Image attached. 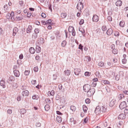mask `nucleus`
Wrapping results in <instances>:
<instances>
[{
  "instance_id": "1",
  "label": "nucleus",
  "mask_w": 128,
  "mask_h": 128,
  "mask_svg": "<svg viewBox=\"0 0 128 128\" xmlns=\"http://www.w3.org/2000/svg\"><path fill=\"white\" fill-rule=\"evenodd\" d=\"M95 90L94 88H91L90 90L87 92V96L88 97L92 96L95 92Z\"/></svg>"
},
{
  "instance_id": "2",
  "label": "nucleus",
  "mask_w": 128,
  "mask_h": 128,
  "mask_svg": "<svg viewBox=\"0 0 128 128\" xmlns=\"http://www.w3.org/2000/svg\"><path fill=\"white\" fill-rule=\"evenodd\" d=\"M91 89L90 85L88 84H86L83 86V90L85 92H87Z\"/></svg>"
},
{
  "instance_id": "3",
  "label": "nucleus",
  "mask_w": 128,
  "mask_h": 128,
  "mask_svg": "<svg viewBox=\"0 0 128 128\" xmlns=\"http://www.w3.org/2000/svg\"><path fill=\"white\" fill-rule=\"evenodd\" d=\"M68 31L70 32H72V36H74L76 35V32L72 26H69L68 29Z\"/></svg>"
},
{
  "instance_id": "4",
  "label": "nucleus",
  "mask_w": 128,
  "mask_h": 128,
  "mask_svg": "<svg viewBox=\"0 0 128 128\" xmlns=\"http://www.w3.org/2000/svg\"><path fill=\"white\" fill-rule=\"evenodd\" d=\"M126 103L125 101H123L121 102L120 105L119 107L121 109H124L126 107Z\"/></svg>"
},
{
  "instance_id": "5",
  "label": "nucleus",
  "mask_w": 128,
  "mask_h": 128,
  "mask_svg": "<svg viewBox=\"0 0 128 128\" xmlns=\"http://www.w3.org/2000/svg\"><path fill=\"white\" fill-rule=\"evenodd\" d=\"M77 8L80 11L83 8V5L81 2L79 3L78 4L77 6Z\"/></svg>"
},
{
  "instance_id": "6",
  "label": "nucleus",
  "mask_w": 128,
  "mask_h": 128,
  "mask_svg": "<svg viewBox=\"0 0 128 128\" xmlns=\"http://www.w3.org/2000/svg\"><path fill=\"white\" fill-rule=\"evenodd\" d=\"M100 107L99 106L96 107L95 110V112L96 114H98L101 113Z\"/></svg>"
},
{
  "instance_id": "7",
  "label": "nucleus",
  "mask_w": 128,
  "mask_h": 128,
  "mask_svg": "<svg viewBox=\"0 0 128 128\" xmlns=\"http://www.w3.org/2000/svg\"><path fill=\"white\" fill-rule=\"evenodd\" d=\"M99 18L97 15H94L92 18V20L93 22H96L99 20Z\"/></svg>"
},
{
  "instance_id": "8",
  "label": "nucleus",
  "mask_w": 128,
  "mask_h": 128,
  "mask_svg": "<svg viewBox=\"0 0 128 128\" xmlns=\"http://www.w3.org/2000/svg\"><path fill=\"white\" fill-rule=\"evenodd\" d=\"M126 115L123 113L120 114L118 116V118L124 120L125 118Z\"/></svg>"
},
{
  "instance_id": "9",
  "label": "nucleus",
  "mask_w": 128,
  "mask_h": 128,
  "mask_svg": "<svg viewBox=\"0 0 128 128\" xmlns=\"http://www.w3.org/2000/svg\"><path fill=\"white\" fill-rule=\"evenodd\" d=\"M81 71L80 68H76L74 69V72L75 74L76 75H78L80 74Z\"/></svg>"
},
{
  "instance_id": "10",
  "label": "nucleus",
  "mask_w": 128,
  "mask_h": 128,
  "mask_svg": "<svg viewBox=\"0 0 128 128\" xmlns=\"http://www.w3.org/2000/svg\"><path fill=\"white\" fill-rule=\"evenodd\" d=\"M29 94V92L27 90L23 91L22 93V94L24 96H28Z\"/></svg>"
},
{
  "instance_id": "11",
  "label": "nucleus",
  "mask_w": 128,
  "mask_h": 128,
  "mask_svg": "<svg viewBox=\"0 0 128 128\" xmlns=\"http://www.w3.org/2000/svg\"><path fill=\"white\" fill-rule=\"evenodd\" d=\"M0 85L3 88H6L5 82L4 80H2L0 81Z\"/></svg>"
},
{
  "instance_id": "12",
  "label": "nucleus",
  "mask_w": 128,
  "mask_h": 128,
  "mask_svg": "<svg viewBox=\"0 0 128 128\" xmlns=\"http://www.w3.org/2000/svg\"><path fill=\"white\" fill-rule=\"evenodd\" d=\"M113 30L111 28H109L107 31L106 34L107 35L109 36L111 35L113 33Z\"/></svg>"
},
{
  "instance_id": "13",
  "label": "nucleus",
  "mask_w": 128,
  "mask_h": 128,
  "mask_svg": "<svg viewBox=\"0 0 128 128\" xmlns=\"http://www.w3.org/2000/svg\"><path fill=\"white\" fill-rule=\"evenodd\" d=\"M14 73L15 76L17 77H18L20 75V72L19 71L16 70H14Z\"/></svg>"
},
{
  "instance_id": "14",
  "label": "nucleus",
  "mask_w": 128,
  "mask_h": 128,
  "mask_svg": "<svg viewBox=\"0 0 128 128\" xmlns=\"http://www.w3.org/2000/svg\"><path fill=\"white\" fill-rule=\"evenodd\" d=\"M116 100L115 99H113L110 102L109 105L110 107H112L115 104Z\"/></svg>"
},
{
  "instance_id": "15",
  "label": "nucleus",
  "mask_w": 128,
  "mask_h": 128,
  "mask_svg": "<svg viewBox=\"0 0 128 128\" xmlns=\"http://www.w3.org/2000/svg\"><path fill=\"white\" fill-rule=\"evenodd\" d=\"M18 29L16 27H15L13 30V35L15 36L16 33L18 31Z\"/></svg>"
},
{
  "instance_id": "16",
  "label": "nucleus",
  "mask_w": 128,
  "mask_h": 128,
  "mask_svg": "<svg viewBox=\"0 0 128 128\" xmlns=\"http://www.w3.org/2000/svg\"><path fill=\"white\" fill-rule=\"evenodd\" d=\"M32 29V28L31 26H29L27 29L26 32L27 33H30Z\"/></svg>"
},
{
  "instance_id": "17",
  "label": "nucleus",
  "mask_w": 128,
  "mask_h": 128,
  "mask_svg": "<svg viewBox=\"0 0 128 128\" xmlns=\"http://www.w3.org/2000/svg\"><path fill=\"white\" fill-rule=\"evenodd\" d=\"M122 2L120 0H118L116 3V4L117 6H120L122 4Z\"/></svg>"
},
{
  "instance_id": "18",
  "label": "nucleus",
  "mask_w": 128,
  "mask_h": 128,
  "mask_svg": "<svg viewBox=\"0 0 128 128\" xmlns=\"http://www.w3.org/2000/svg\"><path fill=\"white\" fill-rule=\"evenodd\" d=\"M101 111L102 112H105L106 111V108H105V106H102L100 107Z\"/></svg>"
},
{
  "instance_id": "19",
  "label": "nucleus",
  "mask_w": 128,
  "mask_h": 128,
  "mask_svg": "<svg viewBox=\"0 0 128 128\" xmlns=\"http://www.w3.org/2000/svg\"><path fill=\"white\" fill-rule=\"evenodd\" d=\"M36 52L37 53H40L41 51V48L40 47L38 46H36Z\"/></svg>"
},
{
  "instance_id": "20",
  "label": "nucleus",
  "mask_w": 128,
  "mask_h": 128,
  "mask_svg": "<svg viewBox=\"0 0 128 128\" xmlns=\"http://www.w3.org/2000/svg\"><path fill=\"white\" fill-rule=\"evenodd\" d=\"M83 110L84 112L85 113H86L87 112V110L88 109V108L85 105H84L82 106Z\"/></svg>"
},
{
  "instance_id": "21",
  "label": "nucleus",
  "mask_w": 128,
  "mask_h": 128,
  "mask_svg": "<svg viewBox=\"0 0 128 128\" xmlns=\"http://www.w3.org/2000/svg\"><path fill=\"white\" fill-rule=\"evenodd\" d=\"M65 74L66 75L69 76L70 74V71L69 70H66L64 71Z\"/></svg>"
},
{
  "instance_id": "22",
  "label": "nucleus",
  "mask_w": 128,
  "mask_h": 128,
  "mask_svg": "<svg viewBox=\"0 0 128 128\" xmlns=\"http://www.w3.org/2000/svg\"><path fill=\"white\" fill-rule=\"evenodd\" d=\"M30 52L32 54H34L35 52L34 49L32 47H31L29 49Z\"/></svg>"
},
{
  "instance_id": "23",
  "label": "nucleus",
  "mask_w": 128,
  "mask_h": 128,
  "mask_svg": "<svg viewBox=\"0 0 128 128\" xmlns=\"http://www.w3.org/2000/svg\"><path fill=\"white\" fill-rule=\"evenodd\" d=\"M44 108L45 110L48 111L50 108L49 105L48 104H46L44 106Z\"/></svg>"
},
{
  "instance_id": "24",
  "label": "nucleus",
  "mask_w": 128,
  "mask_h": 128,
  "mask_svg": "<svg viewBox=\"0 0 128 128\" xmlns=\"http://www.w3.org/2000/svg\"><path fill=\"white\" fill-rule=\"evenodd\" d=\"M56 120L58 122L60 123L62 121V119L61 117L57 116L56 118Z\"/></svg>"
},
{
  "instance_id": "25",
  "label": "nucleus",
  "mask_w": 128,
  "mask_h": 128,
  "mask_svg": "<svg viewBox=\"0 0 128 128\" xmlns=\"http://www.w3.org/2000/svg\"><path fill=\"white\" fill-rule=\"evenodd\" d=\"M70 109L72 111L74 112L76 110V108L74 106H72L70 107Z\"/></svg>"
},
{
  "instance_id": "26",
  "label": "nucleus",
  "mask_w": 128,
  "mask_h": 128,
  "mask_svg": "<svg viewBox=\"0 0 128 128\" xmlns=\"http://www.w3.org/2000/svg\"><path fill=\"white\" fill-rule=\"evenodd\" d=\"M66 16V14L64 13H62L61 14V16L63 18H65Z\"/></svg>"
},
{
  "instance_id": "27",
  "label": "nucleus",
  "mask_w": 128,
  "mask_h": 128,
  "mask_svg": "<svg viewBox=\"0 0 128 128\" xmlns=\"http://www.w3.org/2000/svg\"><path fill=\"white\" fill-rule=\"evenodd\" d=\"M38 36V34L36 33H34L32 35V38H33L36 39Z\"/></svg>"
},
{
  "instance_id": "28",
  "label": "nucleus",
  "mask_w": 128,
  "mask_h": 128,
  "mask_svg": "<svg viewBox=\"0 0 128 128\" xmlns=\"http://www.w3.org/2000/svg\"><path fill=\"white\" fill-rule=\"evenodd\" d=\"M124 96L123 94H120L118 96V98L120 100L124 97Z\"/></svg>"
},
{
  "instance_id": "29",
  "label": "nucleus",
  "mask_w": 128,
  "mask_h": 128,
  "mask_svg": "<svg viewBox=\"0 0 128 128\" xmlns=\"http://www.w3.org/2000/svg\"><path fill=\"white\" fill-rule=\"evenodd\" d=\"M66 40H64L61 43V46L62 47H64L66 45Z\"/></svg>"
},
{
  "instance_id": "30",
  "label": "nucleus",
  "mask_w": 128,
  "mask_h": 128,
  "mask_svg": "<svg viewBox=\"0 0 128 128\" xmlns=\"http://www.w3.org/2000/svg\"><path fill=\"white\" fill-rule=\"evenodd\" d=\"M125 108V109L124 110V112L125 114H126L128 113V106H127Z\"/></svg>"
},
{
  "instance_id": "31",
  "label": "nucleus",
  "mask_w": 128,
  "mask_h": 128,
  "mask_svg": "<svg viewBox=\"0 0 128 128\" xmlns=\"http://www.w3.org/2000/svg\"><path fill=\"white\" fill-rule=\"evenodd\" d=\"M112 52L114 54H116L118 52V50L117 49L114 48L113 49Z\"/></svg>"
},
{
  "instance_id": "32",
  "label": "nucleus",
  "mask_w": 128,
  "mask_h": 128,
  "mask_svg": "<svg viewBox=\"0 0 128 128\" xmlns=\"http://www.w3.org/2000/svg\"><path fill=\"white\" fill-rule=\"evenodd\" d=\"M22 15V14L20 16H17L16 17L17 19L18 20H22L23 19V16Z\"/></svg>"
},
{
  "instance_id": "33",
  "label": "nucleus",
  "mask_w": 128,
  "mask_h": 128,
  "mask_svg": "<svg viewBox=\"0 0 128 128\" xmlns=\"http://www.w3.org/2000/svg\"><path fill=\"white\" fill-rule=\"evenodd\" d=\"M124 23L123 21H121L120 23V26L123 27L124 26Z\"/></svg>"
},
{
  "instance_id": "34",
  "label": "nucleus",
  "mask_w": 128,
  "mask_h": 128,
  "mask_svg": "<svg viewBox=\"0 0 128 128\" xmlns=\"http://www.w3.org/2000/svg\"><path fill=\"white\" fill-rule=\"evenodd\" d=\"M102 83L104 84H110V82L107 80H103L102 81Z\"/></svg>"
},
{
  "instance_id": "35",
  "label": "nucleus",
  "mask_w": 128,
  "mask_h": 128,
  "mask_svg": "<svg viewBox=\"0 0 128 128\" xmlns=\"http://www.w3.org/2000/svg\"><path fill=\"white\" fill-rule=\"evenodd\" d=\"M38 97L37 95H34L32 96V98L33 99L38 100Z\"/></svg>"
},
{
  "instance_id": "36",
  "label": "nucleus",
  "mask_w": 128,
  "mask_h": 128,
  "mask_svg": "<svg viewBox=\"0 0 128 128\" xmlns=\"http://www.w3.org/2000/svg\"><path fill=\"white\" fill-rule=\"evenodd\" d=\"M104 65V63L102 62H99L98 65L99 66L102 67Z\"/></svg>"
},
{
  "instance_id": "37",
  "label": "nucleus",
  "mask_w": 128,
  "mask_h": 128,
  "mask_svg": "<svg viewBox=\"0 0 128 128\" xmlns=\"http://www.w3.org/2000/svg\"><path fill=\"white\" fill-rule=\"evenodd\" d=\"M120 76V74H117L116 75V80L118 81L119 80Z\"/></svg>"
},
{
  "instance_id": "38",
  "label": "nucleus",
  "mask_w": 128,
  "mask_h": 128,
  "mask_svg": "<svg viewBox=\"0 0 128 128\" xmlns=\"http://www.w3.org/2000/svg\"><path fill=\"white\" fill-rule=\"evenodd\" d=\"M85 102L86 104H89L90 102V100L89 98H87L86 99Z\"/></svg>"
},
{
  "instance_id": "39",
  "label": "nucleus",
  "mask_w": 128,
  "mask_h": 128,
  "mask_svg": "<svg viewBox=\"0 0 128 128\" xmlns=\"http://www.w3.org/2000/svg\"><path fill=\"white\" fill-rule=\"evenodd\" d=\"M52 20H49L46 21V25L47 24H51Z\"/></svg>"
},
{
  "instance_id": "40",
  "label": "nucleus",
  "mask_w": 128,
  "mask_h": 128,
  "mask_svg": "<svg viewBox=\"0 0 128 128\" xmlns=\"http://www.w3.org/2000/svg\"><path fill=\"white\" fill-rule=\"evenodd\" d=\"M102 29L103 31H106L107 29V28L106 26H103L102 27Z\"/></svg>"
},
{
  "instance_id": "41",
  "label": "nucleus",
  "mask_w": 128,
  "mask_h": 128,
  "mask_svg": "<svg viewBox=\"0 0 128 128\" xmlns=\"http://www.w3.org/2000/svg\"><path fill=\"white\" fill-rule=\"evenodd\" d=\"M32 13L30 12H28L27 15V17L29 18L31 16Z\"/></svg>"
},
{
  "instance_id": "42",
  "label": "nucleus",
  "mask_w": 128,
  "mask_h": 128,
  "mask_svg": "<svg viewBox=\"0 0 128 128\" xmlns=\"http://www.w3.org/2000/svg\"><path fill=\"white\" fill-rule=\"evenodd\" d=\"M96 75L97 77H101L100 74L98 72H96Z\"/></svg>"
},
{
  "instance_id": "43",
  "label": "nucleus",
  "mask_w": 128,
  "mask_h": 128,
  "mask_svg": "<svg viewBox=\"0 0 128 128\" xmlns=\"http://www.w3.org/2000/svg\"><path fill=\"white\" fill-rule=\"evenodd\" d=\"M96 82H93L92 84V86H93V87H95L96 86Z\"/></svg>"
},
{
  "instance_id": "44",
  "label": "nucleus",
  "mask_w": 128,
  "mask_h": 128,
  "mask_svg": "<svg viewBox=\"0 0 128 128\" xmlns=\"http://www.w3.org/2000/svg\"><path fill=\"white\" fill-rule=\"evenodd\" d=\"M30 73V71L26 70L24 72V74L26 76H28L29 75Z\"/></svg>"
},
{
  "instance_id": "45",
  "label": "nucleus",
  "mask_w": 128,
  "mask_h": 128,
  "mask_svg": "<svg viewBox=\"0 0 128 128\" xmlns=\"http://www.w3.org/2000/svg\"><path fill=\"white\" fill-rule=\"evenodd\" d=\"M41 16L42 17L44 18L46 17V15L45 13L42 12V13Z\"/></svg>"
},
{
  "instance_id": "46",
  "label": "nucleus",
  "mask_w": 128,
  "mask_h": 128,
  "mask_svg": "<svg viewBox=\"0 0 128 128\" xmlns=\"http://www.w3.org/2000/svg\"><path fill=\"white\" fill-rule=\"evenodd\" d=\"M4 9L5 11L7 10H8V5L7 4H6L5 5L4 7Z\"/></svg>"
},
{
  "instance_id": "47",
  "label": "nucleus",
  "mask_w": 128,
  "mask_h": 128,
  "mask_svg": "<svg viewBox=\"0 0 128 128\" xmlns=\"http://www.w3.org/2000/svg\"><path fill=\"white\" fill-rule=\"evenodd\" d=\"M118 61L117 60L116 58H114L113 59V62L114 63V65L116 64V63Z\"/></svg>"
},
{
  "instance_id": "48",
  "label": "nucleus",
  "mask_w": 128,
  "mask_h": 128,
  "mask_svg": "<svg viewBox=\"0 0 128 128\" xmlns=\"http://www.w3.org/2000/svg\"><path fill=\"white\" fill-rule=\"evenodd\" d=\"M34 33H38L39 32V30L38 28H36L34 30Z\"/></svg>"
},
{
  "instance_id": "49",
  "label": "nucleus",
  "mask_w": 128,
  "mask_h": 128,
  "mask_svg": "<svg viewBox=\"0 0 128 128\" xmlns=\"http://www.w3.org/2000/svg\"><path fill=\"white\" fill-rule=\"evenodd\" d=\"M38 70V68L37 66L34 67V72H37Z\"/></svg>"
},
{
  "instance_id": "50",
  "label": "nucleus",
  "mask_w": 128,
  "mask_h": 128,
  "mask_svg": "<svg viewBox=\"0 0 128 128\" xmlns=\"http://www.w3.org/2000/svg\"><path fill=\"white\" fill-rule=\"evenodd\" d=\"M90 73L89 72H85L84 75L86 76H89L90 75Z\"/></svg>"
},
{
  "instance_id": "51",
  "label": "nucleus",
  "mask_w": 128,
  "mask_h": 128,
  "mask_svg": "<svg viewBox=\"0 0 128 128\" xmlns=\"http://www.w3.org/2000/svg\"><path fill=\"white\" fill-rule=\"evenodd\" d=\"M114 35L116 36H118L119 35V33L118 32H116L114 33Z\"/></svg>"
},
{
  "instance_id": "52",
  "label": "nucleus",
  "mask_w": 128,
  "mask_h": 128,
  "mask_svg": "<svg viewBox=\"0 0 128 128\" xmlns=\"http://www.w3.org/2000/svg\"><path fill=\"white\" fill-rule=\"evenodd\" d=\"M88 120V118L87 117L85 118L84 120V122L85 123H86L87 122Z\"/></svg>"
},
{
  "instance_id": "53",
  "label": "nucleus",
  "mask_w": 128,
  "mask_h": 128,
  "mask_svg": "<svg viewBox=\"0 0 128 128\" xmlns=\"http://www.w3.org/2000/svg\"><path fill=\"white\" fill-rule=\"evenodd\" d=\"M84 23V20L83 19H82L79 22V24L80 25H82Z\"/></svg>"
},
{
  "instance_id": "54",
  "label": "nucleus",
  "mask_w": 128,
  "mask_h": 128,
  "mask_svg": "<svg viewBox=\"0 0 128 128\" xmlns=\"http://www.w3.org/2000/svg\"><path fill=\"white\" fill-rule=\"evenodd\" d=\"M83 46H82L81 44H80L78 48L80 49L81 50H83Z\"/></svg>"
},
{
  "instance_id": "55",
  "label": "nucleus",
  "mask_w": 128,
  "mask_h": 128,
  "mask_svg": "<svg viewBox=\"0 0 128 128\" xmlns=\"http://www.w3.org/2000/svg\"><path fill=\"white\" fill-rule=\"evenodd\" d=\"M36 80H32L31 81V83L32 84H36Z\"/></svg>"
},
{
  "instance_id": "56",
  "label": "nucleus",
  "mask_w": 128,
  "mask_h": 128,
  "mask_svg": "<svg viewBox=\"0 0 128 128\" xmlns=\"http://www.w3.org/2000/svg\"><path fill=\"white\" fill-rule=\"evenodd\" d=\"M50 95L52 96H53L54 94V90H52L50 92Z\"/></svg>"
},
{
  "instance_id": "57",
  "label": "nucleus",
  "mask_w": 128,
  "mask_h": 128,
  "mask_svg": "<svg viewBox=\"0 0 128 128\" xmlns=\"http://www.w3.org/2000/svg\"><path fill=\"white\" fill-rule=\"evenodd\" d=\"M36 126L38 127H40L41 125V124L39 122H38L36 123Z\"/></svg>"
},
{
  "instance_id": "58",
  "label": "nucleus",
  "mask_w": 128,
  "mask_h": 128,
  "mask_svg": "<svg viewBox=\"0 0 128 128\" xmlns=\"http://www.w3.org/2000/svg\"><path fill=\"white\" fill-rule=\"evenodd\" d=\"M10 13H8L7 14V18L8 19H9L10 18Z\"/></svg>"
},
{
  "instance_id": "59",
  "label": "nucleus",
  "mask_w": 128,
  "mask_h": 128,
  "mask_svg": "<svg viewBox=\"0 0 128 128\" xmlns=\"http://www.w3.org/2000/svg\"><path fill=\"white\" fill-rule=\"evenodd\" d=\"M108 20L110 21H111L112 20V18L111 17L108 16Z\"/></svg>"
},
{
  "instance_id": "60",
  "label": "nucleus",
  "mask_w": 128,
  "mask_h": 128,
  "mask_svg": "<svg viewBox=\"0 0 128 128\" xmlns=\"http://www.w3.org/2000/svg\"><path fill=\"white\" fill-rule=\"evenodd\" d=\"M7 112L8 114H10L12 112V110L10 109H8L7 110Z\"/></svg>"
},
{
  "instance_id": "61",
  "label": "nucleus",
  "mask_w": 128,
  "mask_h": 128,
  "mask_svg": "<svg viewBox=\"0 0 128 128\" xmlns=\"http://www.w3.org/2000/svg\"><path fill=\"white\" fill-rule=\"evenodd\" d=\"M96 33L99 34L100 33V28H98L96 30Z\"/></svg>"
},
{
  "instance_id": "62",
  "label": "nucleus",
  "mask_w": 128,
  "mask_h": 128,
  "mask_svg": "<svg viewBox=\"0 0 128 128\" xmlns=\"http://www.w3.org/2000/svg\"><path fill=\"white\" fill-rule=\"evenodd\" d=\"M123 92L125 94L128 95V90H124L123 91Z\"/></svg>"
},
{
  "instance_id": "63",
  "label": "nucleus",
  "mask_w": 128,
  "mask_h": 128,
  "mask_svg": "<svg viewBox=\"0 0 128 128\" xmlns=\"http://www.w3.org/2000/svg\"><path fill=\"white\" fill-rule=\"evenodd\" d=\"M79 30L80 31L82 34H83L84 32V30L80 28L79 29Z\"/></svg>"
},
{
  "instance_id": "64",
  "label": "nucleus",
  "mask_w": 128,
  "mask_h": 128,
  "mask_svg": "<svg viewBox=\"0 0 128 128\" xmlns=\"http://www.w3.org/2000/svg\"><path fill=\"white\" fill-rule=\"evenodd\" d=\"M126 60L125 58L123 59L122 60V62L123 64H125L126 63Z\"/></svg>"
}]
</instances>
